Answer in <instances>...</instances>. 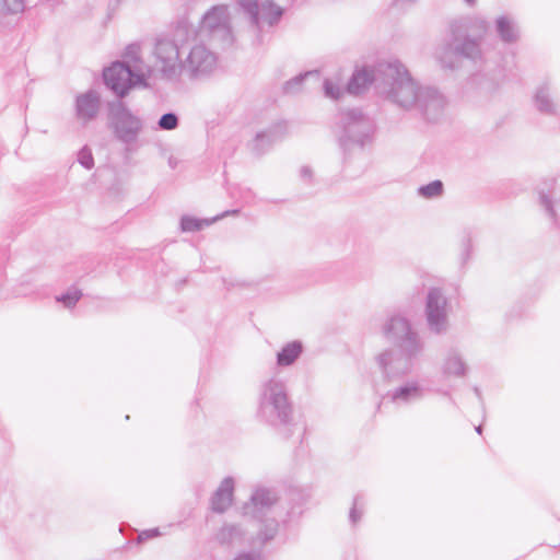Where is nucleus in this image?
Wrapping results in <instances>:
<instances>
[{
	"label": "nucleus",
	"mask_w": 560,
	"mask_h": 560,
	"mask_svg": "<svg viewBox=\"0 0 560 560\" xmlns=\"http://www.w3.org/2000/svg\"><path fill=\"white\" fill-rule=\"evenodd\" d=\"M106 85L118 96H125L132 86V73L121 62H114L104 71Z\"/></svg>",
	"instance_id": "obj_1"
},
{
	"label": "nucleus",
	"mask_w": 560,
	"mask_h": 560,
	"mask_svg": "<svg viewBox=\"0 0 560 560\" xmlns=\"http://www.w3.org/2000/svg\"><path fill=\"white\" fill-rule=\"evenodd\" d=\"M247 10L256 22H264L267 24L277 22L282 14L281 9L270 2L264 3L260 7L256 2L248 3Z\"/></svg>",
	"instance_id": "obj_2"
},
{
	"label": "nucleus",
	"mask_w": 560,
	"mask_h": 560,
	"mask_svg": "<svg viewBox=\"0 0 560 560\" xmlns=\"http://www.w3.org/2000/svg\"><path fill=\"white\" fill-rule=\"evenodd\" d=\"M228 21V15L224 8H212L209 10L202 21V27L212 31L220 26H225Z\"/></svg>",
	"instance_id": "obj_3"
},
{
	"label": "nucleus",
	"mask_w": 560,
	"mask_h": 560,
	"mask_svg": "<svg viewBox=\"0 0 560 560\" xmlns=\"http://www.w3.org/2000/svg\"><path fill=\"white\" fill-rule=\"evenodd\" d=\"M97 100L91 95H84L78 100L79 116L83 120L91 119L97 112Z\"/></svg>",
	"instance_id": "obj_4"
},
{
	"label": "nucleus",
	"mask_w": 560,
	"mask_h": 560,
	"mask_svg": "<svg viewBox=\"0 0 560 560\" xmlns=\"http://www.w3.org/2000/svg\"><path fill=\"white\" fill-rule=\"evenodd\" d=\"M372 82V75L368 70H359L348 85L351 94H359L365 90Z\"/></svg>",
	"instance_id": "obj_5"
},
{
	"label": "nucleus",
	"mask_w": 560,
	"mask_h": 560,
	"mask_svg": "<svg viewBox=\"0 0 560 560\" xmlns=\"http://www.w3.org/2000/svg\"><path fill=\"white\" fill-rule=\"evenodd\" d=\"M233 488L231 483L225 482L221 486L219 491L217 492L215 499L213 501V509L222 512L232 503Z\"/></svg>",
	"instance_id": "obj_6"
},
{
	"label": "nucleus",
	"mask_w": 560,
	"mask_h": 560,
	"mask_svg": "<svg viewBox=\"0 0 560 560\" xmlns=\"http://www.w3.org/2000/svg\"><path fill=\"white\" fill-rule=\"evenodd\" d=\"M115 125L117 132L121 136L125 133V131L133 132L139 127L137 118L129 113H122L121 115L117 116Z\"/></svg>",
	"instance_id": "obj_7"
},
{
	"label": "nucleus",
	"mask_w": 560,
	"mask_h": 560,
	"mask_svg": "<svg viewBox=\"0 0 560 560\" xmlns=\"http://www.w3.org/2000/svg\"><path fill=\"white\" fill-rule=\"evenodd\" d=\"M445 300L441 295L438 290L432 291L429 294L428 300V310H429V318L431 322H435L439 318L440 308H444Z\"/></svg>",
	"instance_id": "obj_8"
},
{
	"label": "nucleus",
	"mask_w": 560,
	"mask_h": 560,
	"mask_svg": "<svg viewBox=\"0 0 560 560\" xmlns=\"http://www.w3.org/2000/svg\"><path fill=\"white\" fill-rule=\"evenodd\" d=\"M301 345L292 342L287 345L278 354V363L280 365L291 364L301 353Z\"/></svg>",
	"instance_id": "obj_9"
},
{
	"label": "nucleus",
	"mask_w": 560,
	"mask_h": 560,
	"mask_svg": "<svg viewBox=\"0 0 560 560\" xmlns=\"http://www.w3.org/2000/svg\"><path fill=\"white\" fill-rule=\"evenodd\" d=\"M443 184L440 180L432 182L420 188V194L427 198H432L442 194Z\"/></svg>",
	"instance_id": "obj_10"
},
{
	"label": "nucleus",
	"mask_w": 560,
	"mask_h": 560,
	"mask_svg": "<svg viewBox=\"0 0 560 560\" xmlns=\"http://www.w3.org/2000/svg\"><path fill=\"white\" fill-rule=\"evenodd\" d=\"M159 126L165 130H173L177 126V117L174 114H165L161 117Z\"/></svg>",
	"instance_id": "obj_11"
},
{
	"label": "nucleus",
	"mask_w": 560,
	"mask_h": 560,
	"mask_svg": "<svg viewBox=\"0 0 560 560\" xmlns=\"http://www.w3.org/2000/svg\"><path fill=\"white\" fill-rule=\"evenodd\" d=\"M202 228V222L194 218H184L182 220V229L184 231H197Z\"/></svg>",
	"instance_id": "obj_12"
},
{
	"label": "nucleus",
	"mask_w": 560,
	"mask_h": 560,
	"mask_svg": "<svg viewBox=\"0 0 560 560\" xmlns=\"http://www.w3.org/2000/svg\"><path fill=\"white\" fill-rule=\"evenodd\" d=\"M326 95L331 98H338L340 96V89L337 83L328 80L325 84Z\"/></svg>",
	"instance_id": "obj_13"
},
{
	"label": "nucleus",
	"mask_w": 560,
	"mask_h": 560,
	"mask_svg": "<svg viewBox=\"0 0 560 560\" xmlns=\"http://www.w3.org/2000/svg\"><path fill=\"white\" fill-rule=\"evenodd\" d=\"M8 11L10 12H20L23 10V1L22 0H2Z\"/></svg>",
	"instance_id": "obj_14"
},
{
	"label": "nucleus",
	"mask_w": 560,
	"mask_h": 560,
	"mask_svg": "<svg viewBox=\"0 0 560 560\" xmlns=\"http://www.w3.org/2000/svg\"><path fill=\"white\" fill-rule=\"evenodd\" d=\"M81 298V293L79 291H75L73 293L63 295L60 301L65 303L66 306H72L74 305Z\"/></svg>",
	"instance_id": "obj_15"
},
{
	"label": "nucleus",
	"mask_w": 560,
	"mask_h": 560,
	"mask_svg": "<svg viewBox=\"0 0 560 560\" xmlns=\"http://www.w3.org/2000/svg\"><path fill=\"white\" fill-rule=\"evenodd\" d=\"M498 26H499V30H500L501 34L503 35V37L508 38V32L510 31L509 22H506L504 20H500L498 22Z\"/></svg>",
	"instance_id": "obj_16"
},
{
	"label": "nucleus",
	"mask_w": 560,
	"mask_h": 560,
	"mask_svg": "<svg viewBox=\"0 0 560 560\" xmlns=\"http://www.w3.org/2000/svg\"><path fill=\"white\" fill-rule=\"evenodd\" d=\"M236 560H252L249 557L243 556L237 558Z\"/></svg>",
	"instance_id": "obj_17"
},
{
	"label": "nucleus",
	"mask_w": 560,
	"mask_h": 560,
	"mask_svg": "<svg viewBox=\"0 0 560 560\" xmlns=\"http://www.w3.org/2000/svg\"><path fill=\"white\" fill-rule=\"evenodd\" d=\"M468 2H471L472 0H467Z\"/></svg>",
	"instance_id": "obj_18"
}]
</instances>
